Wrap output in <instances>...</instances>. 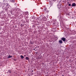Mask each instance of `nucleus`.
I'll return each mask as SVG.
<instances>
[{
  "instance_id": "f257e3e1",
  "label": "nucleus",
  "mask_w": 76,
  "mask_h": 76,
  "mask_svg": "<svg viewBox=\"0 0 76 76\" xmlns=\"http://www.w3.org/2000/svg\"><path fill=\"white\" fill-rule=\"evenodd\" d=\"M23 15L25 16L24 17L25 19H28V16H26V15H28V13L26 12H24L23 13Z\"/></svg>"
},
{
  "instance_id": "f03ea898",
  "label": "nucleus",
  "mask_w": 76,
  "mask_h": 76,
  "mask_svg": "<svg viewBox=\"0 0 76 76\" xmlns=\"http://www.w3.org/2000/svg\"><path fill=\"white\" fill-rule=\"evenodd\" d=\"M32 18L33 19H40V17H38V18H37V17H35L34 16H33L32 17Z\"/></svg>"
},
{
  "instance_id": "7ed1b4c3",
  "label": "nucleus",
  "mask_w": 76,
  "mask_h": 76,
  "mask_svg": "<svg viewBox=\"0 0 76 76\" xmlns=\"http://www.w3.org/2000/svg\"><path fill=\"white\" fill-rule=\"evenodd\" d=\"M61 39L62 40H63V41H64H64H66V38H65L64 37L62 38Z\"/></svg>"
},
{
  "instance_id": "20e7f679",
  "label": "nucleus",
  "mask_w": 76,
  "mask_h": 76,
  "mask_svg": "<svg viewBox=\"0 0 76 76\" xmlns=\"http://www.w3.org/2000/svg\"><path fill=\"white\" fill-rule=\"evenodd\" d=\"M72 7H74L75 6H76V3H72Z\"/></svg>"
},
{
  "instance_id": "39448f33",
  "label": "nucleus",
  "mask_w": 76,
  "mask_h": 76,
  "mask_svg": "<svg viewBox=\"0 0 76 76\" xmlns=\"http://www.w3.org/2000/svg\"><path fill=\"white\" fill-rule=\"evenodd\" d=\"M34 44V42L33 41H30V44L31 45H32Z\"/></svg>"
},
{
  "instance_id": "423d86ee",
  "label": "nucleus",
  "mask_w": 76,
  "mask_h": 76,
  "mask_svg": "<svg viewBox=\"0 0 76 76\" xmlns=\"http://www.w3.org/2000/svg\"><path fill=\"white\" fill-rule=\"evenodd\" d=\"M59 42L60 43V44H63V41L61 40H60L59 41Z\"/></svg>"
},
{
  "instance_id": "0eeeda50",
  "label": "nucleus",
  "mask_w": 76,
  "mask_h": 76,
  "mask_svg": "<svg viewBox=\"0 0 76 76\" xmlns=\"http://www.w3.org/2000/svg\"><path fill=\"white\" fill-rule=\"evenodd\" d=\"M12 57H13V56H11L10 55H9V56L8 57V58H12Z\"/></svg>"
},
{
  "instance_id": "6e6552de",
  "label": "nucleus",
  "mask_w": 76,
  "mask_h": 76,
  "mask_svg": "<svg viewBox=\"0 0 76 76\" xmlns=\"http://www.w3.org/2000/svg\"><path fill=\"white\" fill-rule=\"evenodd\" d=\"M16 10L17 12H19V11H20V9H19V8H17Z\"/></svg>"
},
{
  "instance_id": "1a4fd4ad",
  "label": "nucleus",
  "mask_w": 76,
  "mask_h": 76,
  "mask_svg": "<svg viewBox=\"0 0 76 76\" xmlns=\"http://www.w3.org/2000/svg\"><path fill=\"white\" fill-rule=\"evenodd\" d=\"M10 1L12 3H15V0H10Z\"/></svg>"
},
{
  "instance_id": "9d476101",
  "label": "nucleus",
  "mask_w": 76,
  "mask_h": 76,
  "mask_svg": "<svg viewBox=\"0 0 76 76\" xmlns=\"http://www.w3.org/2000/svg\"><path fill=\"white\" fill-rule=\"evenodd\" d=\"M20 57L22 58L23 59V58H24V57L23 56H22V55H21L20 56Z\"/></svg>"
},
{
  "instance_id": "9b49d317",
  "label": "nucleus",
  "mask_w": 76,
  "mask_h": 76,
  "mask_svg": "<svg viewBox=\"0 0 76 76\" xmlns=\"http://www.w3.org/2000/svg\"><path fill=\"white\" fill-rule=\"evenodd\" d=\"M19 14H20V13H19V12H17V14H16L18 16H19Z\"/></svg>"
},
{
  "instance_id": "f8f14e48",
  "label": "nucleus",
  "mask_w": 76,
  "mask_h": 76,
  "mask_svg": "<svg viewBox=\"0 0 76 76\" xmlns=\"http://www.w3.org/2000/svg\"><path fill=\"white\" fill-rule=\"evenodd\" d=\"M44 10H45V11H47V9L45 8L44 9Z\"/></svg>"
},
{
  "instance_id": "ddd939ff",
  "label": "nucleus",
  "mask_w": 76,
  "mask_h": 76,
  "mask_svg": "<svg viewBox=\"0 0 76 76\" xmlns=\"http://www.w3.org/2000/svg\"><path fill=\"white\" fill-rule=\"evenodd\" d=\"M8 73H11V70H9L8 71Z\"/></svg>"
},
{
  "instance_id": "4468645a",
  "label": "nucleus",
  "mask_w": 76,
  "mask_h": 76,
  "mask_svg": "<svg viewBox=\"0 0 76 76\" xmlns=\"http://www.w3.org/2000/svg\"><path fill=\"white\" fill-rule=\"evenodd\" d=\"M26 59L27 60H29V58L28 57H26Z\"/></svg>"
},
{
  "instance_id": "2eb2a0df",
  "label": "nucleus",
  "mask_w": 76,
  "mask_h": 76,
  "mask_svg": "<svg viewBox=\"0 0 76 76\" xmlns=\"http://www.w3.org/2000/svg\"><path fill=\"white\" fill-rule=\"evenodd\" d=\"M66 15H68V16H70V13H68Z\"/></svg>"
},
{
  "instance_id": "dca6fc26",
  "label": "nucleus",
  "mask_w": 76,
  "mask_h": 76,
  "mask_svg": "<svg viewBox=\"0 0 76 76\" xmlns=\"http://www.w3.org/2000/svg\"><path fill=\"white\" fill-rule=\"evenodd\" d=\"M36 58H37V60H38V59H39V57H36Z\"/></svg>"
},
{
  "instance_id": "f3484780",
  "label": "nucleus",
  "mask_w": 76,
  "mask_h": 76,
  "mask_svg": "<svg viewBox=\"0 0 76 76\" xmlns=\"http://www.w3.org/2000/svg\"><path fill=\"white\" fill-rule=\"evenodd\" d=\"M58 7L59 8H60V7H61V6L60 5L59 6H58Z\"/></svg>"
},
{
  "instance_id": "a211bd4d",
  "label": "nucleus",
  "mask_w": 76,
  "mask_h": 76,
  "mask_svg": "<svg viewBox=\"0 0 76 76\" xmlns=\"http://www.w3.org/2000/svg\"><path fill=\"white\" fill-rule=\"evenodd\" d=\"M69 6H71V4H69Z\"/></svg>"
},
{
  "instance_id": "6ab92c4d",
  "label": "nucleus",
  "mask_w": 76,
  "mask_h": 76,
  "mask_svg": "<svg viewBox=\"0 0 76 76\" xmlns=\"http://www.w3.org/2000/svg\"><path fill=\"white\" fill-rule=\"evenodd\" d=\"M45 19V17H44L43 18V17H42V19Z\"/></svg>"
},
{
  "instance_id": "aec40b11",
  "label": "nucleus",
  "mask_w": 76,
  "mask_h": 76,
  "mask_svg": "<svg viewBox=\"0 0 76 76\" xmlns=\"http://www.w3.org/2000/svg\"><path fill=\"white\" fill-rule=\"evenodd\" d=\"M24 57H26V55H24Z\"/></svg>"
},
{
  "instance_id": "412c9836",
  "label": "nucleus",
  "mask_w": 76,
  "mask_h": 76,
  "mask_svg": "<svg viewBox=\"0 0 76 76\" xmlns=\"http://www.w3.org/2000/svg\"><path fill=\"white\" fill-rule=\"evenodd\" d=\"M35 53H36V54H38V53L37 52H36Z\"/></svg>"
},
{
  "instance_id": "4be33fe9",
  "label": "nucleus",
  "mask_w": 76,
  "mask_h": 76,
  "mask_svg": "<svg viewBox=\"0 0 76 76\" xmlns=\"http://www.w3.org/2000/svg\"><path fill=\"white\" fill-rule=\"evenodd\" d=\"M62 75L63 76H64V75Z\"/></svg>"
},
{
  "instance_id": "5701e85b",
  "label": "nucleus",
  "mask_w": 76,
  "mask_h": 76,
  "mask_svg": "<svg viewBox=\"0 0 76 76\" xmlns=\"http://www.w3.org/2000/svg\"><path fill=\"white\" fill-rule=\"evenodd\" d=\"M53 1H56V0H53Z\"/></svg>"
},
{
  "instance_id": "b1692460",
  "label": "nucleus",
  "mask_w": 76,
  "mask_h": 76,
  "mask_svg": "<svg viewBox=\"0 0 76 76\" xmlns=\"http://www.w3.org/2000/svg\"><path fill=\"white\" fill-rule=\"evenodd\" d=\"M34 50H35V49H34Z\"/></svg>"
},
{
  "instance_id": "393cba45",
  "label": "nucleus",
  "mask_w": 76,
  "mask_h": 76,
  "mask_svg": "<svg viewBox=\"0 0 76 76\" xmlns=\"http://www.w3.org/2000/svg\"><path fill=\"white\" fill-rule=\"evenodd\" d=\"M36 48H37V47L35 48V49H36Z\"/></svg>"
},
{
  "instance_id": "a878e982",
  "label": "nucleus",
  "mask_w": 76,
  "mask_h": 76,
  "mask_svg": "<svg viewBox=\"0 0 76 76\" xmlns=\"http://www.w3.org/2000/svg\"><path fill=\"white\" fill-rule=\"evenodd\" d=\"M67 3H68V4H69V2H68Z\"/></svg>"
},
{
  "instance_id": "bb28decb",
  "label": "nucleus",
  "mask_w": 76,
  "mask_h": 76,
  "mask_svg": "<svg viewBox=\"0 0 76 76\" xmlns=\"http://www.w3.org/2000/svg\"><path fill=\"white\" fill-rule=\"evenodd\" d=\"M32 72H34V71L32 70Z\"/></svg>"
},
{
  "instance_id": "cd10ccee",
  "label": "nucleus",
  "mask_w": 76,
  "mask_h": 76,
  "mask_svg": "<svg viewBox=\"0 0 76 76\" xmlns=\"http://www.w3.org/2000/svg\"><path fill=\"white\" fill-rule=\"evenodd\" d=\"M8 73V72H7V73Z\"/></svg>"
},
{
  "instance_id": "c85d7f7f",
  "label": "nucleus",
  "mask_w": 76,
  "mask_h": 76,
  "mask_svg": "<svg viewBox=\"0 0 76 76\" xmlns=\"http://www.w3.org/2000/svg\"><path fill=\"white\" fill-rule=\"evenodd\" d=\"M17 26H15L16 27Z\"/></svg>"
},
{
  "instance_id": "c756f323",
  "label": "nucleus",
  "mask_w": 76,
  "mask_h": 76,
  "mask_svg": "<svg viewBox=\"0 0 76 76\" xmlns=\"http://www.w3.org/2000/svg\"><path fill=\"white\" fill-rule=\"evenodd\" d=\"M41 20L40 19V20Z\"/></svg>"
},
{
  "instance_id": "7c9ffc66",
  "label": "nucleus",
  "mask_w": 76,
  "mask_h": 76,
  "mask_svg": "<svg viewBox=\"0 0 76 76\" xmlns=\"http://www.w3.org/2000/svg\"><path fill=\"white\" fill-rule=\"evenodd\" d=\"M35 51H36V50H35Z\"/></svg>"
}]
</instances>
